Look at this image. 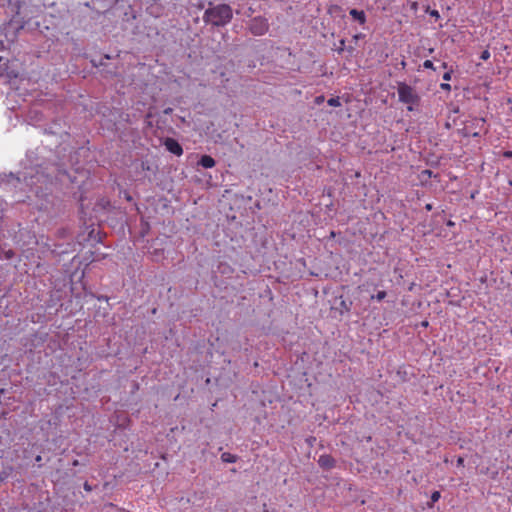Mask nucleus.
Instances as JSON below:
<instances>
[{
  "instance_id": "f257e3e1",
  "label": "nucleus",
  "mask_w": 512,
  "mask_h": 512,
  "mask_svg": "<svg viewBox=\"0 0 512 512\" xmlns=\"http://www.w3.org/2000/svg\"><path fill=\"white\" fill-rule=\"evenodd\" d=\"M24 181L26 186L33 189L34 187L37 189L38 184H46L49 181V177L44 172H40L36 170L34 173V169H25V171L14 174L10 173H1L0 174V185H5L7 187L17 188L21 181Z\"/></svg>"
},
{
  "instance_id": "f03ea898",
  "label": "nucleus",
  "mask_w": 512,
  "mask_h": 512,
  "mask_svg": "<svg viewBox=\"0 0 512 512\" xmlns=\"http://www.w3.org/2000/svg\"><path fill=\"white\" fill-rule=\"evenodd\" d=\"M233 10L228 4H218L207 8L203 14V21L215 27H224L231 22Z\"/></svg>"
},
{
  "instance_id": "7ed1b4c3",
  "label": "nucleus",
  "mask_w": 512,
  "mask_h": 512,
  "mask_svg": "<svg viewBox=\"0 0 512 512\" xmlns=\"http://www.w3.org/2000/svg\"><path fill=\"white\" fill-rule=\"evenodd\" d=\"M57 242L51 245V250L57 255L67 254L74 251L73 233L68 227H62L55 232Z\"/></svg>"
},
{
  "instance_id": "20e7f679",
  "label": "nucleus",
  "mask_w": 512,
  "mask_h": 512,
  "mask_svg": "<svg viewBox=\"0 0 512 512\" xmlns=\"http://www.w3.org/2000/svg\"><path fill=\"white\" fill-rule=\"evenodd\" d=\"M397 93L399 102L407 105L408 111H415L421 103V97L416 89L406 82L397 83Z\"/></svg>"
},
{
  "instance_id": "39448f33",
  "label": "nucleus",
  "mask_w": 512,
  "mask_h": 512,
  "mask_svg": "<svg viewBox=\"0 0 512 512\" xmlns=\"http://www.w3.org/2000/svg\"><path fill=\"white\" fill-rule=\"evenodd\" d=\"M485 122L486 120L484 118H474L463 129H461L459 133H461L463 137L478 138L481 136V132L483 130L485 133L487 132L485 129Z\"/></svg>"
},
{
  "instance_id": "423d86ee",
  "label": "nucleus",
  "mask_w": 512,
  "mask_h": 512,
  "mask_svg": "<svg viewBox=\"0 0 512 512\" xmlns=\"http://www.w3.org/2000/svg\"><path fill=\"white\" fill-rule=\"evenodd\" d=\"M248 29L254 36H262L268 31L269 24L265 17L256 16L250 20Z\"/></svg>"
},
{
  "instance_id": "0eeeda50",
  "label": "nucleus",
  "mask_w": 512,
  "mask_h": 512,
  "mask_svg": "<svg viewBox=\"0 0 512 512\" xmlns=\"http://www.w3.org/2000/svg\"><path fill=\"white\" fill-rule=\"evenodd\" d=\"M162 144L165 146L167 151H169L171 154H173L175 156L180 157L184 153L181 144L174 138L166 137L162 141Z\"/></svg>"
},
{
  "instance_id": "6e6552de",
  "label": "nucleus",
  "mask_w": 512,
  "mask_h": 512,
  "mask_svg": "<svg viewBox=\"0 0 512 512\" xmlns=\"http://www.w3.org/2000/svg\"><path fill=\"white\" fill-rule=\"evenodd\" d=\"M0 76L8 79H15L18 77V72L11 69L9 67L8 60H5L2 56H0Z\"/></svg>"
},
{
  "instance_id": "1a4fd4ad",
  "label": "nucleus",
  "mask_w": 512,
  "mask_h": 512,
  "mask_svg": "<svg viewBox=\"0 0 512 512\" xmlns=\"http://www.w3.org/2000/svg\"><path fill=\"white\" fill-rule=\"evenodd\" d=\"M318 465L321 469L329 471L336 467V459L329 454H322L318 459Z\"/></svg>"
},
{
  "instance_id": "9d476101",
  "label": "nucleus",
  "mask_w": 512,
  "mask_h": 512,
  "mask_svg": "<svg viewBox=\"0 0 512 512\" xmlns=\"http://www.w3.org/2000/svg\"><path fill=\"white\" fill-rule=\"evenodd\" d=\"M352 307V301L345 300L342 296L338 298L336 301V307L335 309L340 312V314L348 313L350 312Z\"/></svg>"
},
{
  "instance_id": "9b49d317",
  "label": "nucleus",
  "mask_w": 512,
  "mask_h": 512,
  "mask_svg": "<svg viewBox=\"0 0 512 512\" xmlns=\"http://www.w3.org/2000/svg\"><path fill=\"white\" fill-rule=\"evenodd\" d=\"M349 14L353 20L357 21L360 25H364L367 21L366 14L363 10L353 8L350 9Z\"/></svg>"
},
{
  "instance_id": "f8f14e48",
  "label": "nucleus",
  "mask_w": 512,
  "mask_h": 512,
  "mask_svg": "<svg viewBox=\"0 0 512 512\" xmlns=\"http://www.w3.org/2000/svg\"><path fill=\"white\" fill-rule=\"evenodd\" d=\"M234 272L233 267L226 261H221L217 265V273L224 275V276H230Z\"/></svg>"
},
{
  "instance_id": "ddd939ff",
  "label": "nucleus",
  "mask_w": 512,
  "mask_h": 512,
  "mask_svg": "<svg viewBox=\"0 0 512 512\" xmlns=\"http://www.w3.org/2000/svg\"><path fill=\"white\" fill-rule=\"evenodd\" d=\"M198 165L205 169H210L216 165V161L210 155H202L198 161Z\"/></svg>"
},
{
  "instance_id": "4468645a",
  "label": "nucleus",
  "mask_w": 512,
  "mask_h": 512,
  "mask_svg": "<svg viewBox=\"0 0 512 512\" xmlns=\"http://www.w3.org/2000/svg\"><path fill=\"white\" fill-rule=\"evenodd\" d=\"M238 459L237 455L231 454L229 452H224L221 454V460L224 463H235Z\"/></svg>"
},
{
  "instance_id": "2eb2a0df",
  "label": "nucleus",
  "mask_w": 512,
  "mask_h": 512,
  "mask_svg": "<svg viewBox=\"0 0 512 512\" xmlns=\"http://www.w3.org/2000/svg\"><path fill=\"white\" fill-rule=\"evenodd\" d=\"M327 103L329 106H333V107L341 106L340 97H338V96L328 99Z\"/></svg>"
},
{
  "instance_id": "dca6fc26",
  "label": "nucleus",
  "mask_w": 512,
  "mask_h": 512,
  "mask_svg": "<svg viewBox=\"0 0 512 512\" xmlns=\"http://www.w3.org/2000/svg\"><path fill=\"white\" fill-rule=\"evenodd\" d=\"M441 497V494L439 491H433L431 496H430V500H431V503H429V506H432L435 502H437Z\"/></svg>"
},
{
  "instance_id": "f3484780",
  "label": "nucleus",
  "mask_w": 512,
  "mask_h": 512,
  "mask_svg": "<svg viewBox=\"0 0 512 512\" xmlns=\"http://www.w3.org/2000/svg\"><path fill=\"white\" fill-rule=\"evenodd\" d=\"M385 291H379L376 295H372L371 299H375L376 301L380 302L386 297Z\"/></svg>"
},
{
  "instance_id": "a211bd4d",
  "label": "nucleus",
  "mask_w": 512,
  "mask_h": 512,
  "mask_svg": "<svg viewBox=\"0 0 512 512\" xmlns=\"http://www.w3.org/2000/svg\"><path fill=\"white\" fill-rule=\"evenodd\" d=\"M422 66L425 69L436 70V68L431 60H425L422 64Z\"/></svg>"
},
{
  "instance_id": "6ab92c4d",
  "label": "nucleus",
  "mask_w": 512,
  "mask_h": 512,
  "mask_svg": "<svg viewBox=\"0 0 512 512\" xmlns=\"http://www.w3.org/2000/svg\"><path fill=\"white\" fill-rule=\"evenodd\" d=\"M491 54L488 49H485L480 54V59L483 61H487L490 58Z\"/></svg>"
},
{
  "instance_id": "aec40b11",
  "label": "nucleus",
  "mask_w": 512,
  "mask_h": 512,
  "mask_svg": "<svg viewBox=\"0 0 512 512\" xmlns=\"http://www.w3.org/2000/svg\"><path fill=\"white\" fill-rule=\"evenodd\" d=\"M339 43H340V46H339V48L336 49V51L338 54H342L346 49L345 39H341L339 41Z\"/></svg>"
},
{
  "instance_id": "412c9836",
  "label": "nucleus",
  "mask_w": 512,
  "mask_h": 512,
  "mask_svg": "<svg viewBox=\"0 0 512 512\" xmlns=\"http://www.w3.org/2000/svg\"><path fill=\"white\" fill-rule=\"evenodd\" d=\"M426 12H428V13H429V15H430L431 17L435 18V19H439V18H440V13H439V11H438V10H435V9H433V10H429V9H427V10H426Z\"/></svg>"
},
{
  "instance_id": "4be33fe9",
  "label": "nucleus",
  "mask_w": 512,
  "mask_h": 512,
  "mask_svg": "<svg viewBox=\"0 0 512 512\" xmlns=\"http://www.w3.org/2000/svg\"><path fill=\"white\" fill-rule=\"evenodd\" d=\"M452 74H453V69H449L448 71H446L444 74H443V80L444 81H450L451 80V77H452Z\"/></svg>"
},
{
  "instance_id": "5701e85b",
  "label": "nucleus",
  "mask_w": 512,
  "mask_h": 512,
  "mask_svg": "<svg viewBox=\"0 0 512 512\" xmlns=\"http://www.w3.org/2000/svg\"><path fill=\"white\" fill-rule=\"evenodd\" d=\"M465 460L462 456H459L456 460V466L457 467H464L465 466Z\"/></svg>"
},
{
  "instance_id": "b1692460",
  "label": "nucleus",
  "mask_w": 512,
  "mask_h": 512,
  "mask_svg": "<svg viewBox=\"0 0 512 512\" xmlns=\"http://www.w3.org/2000/svg\"><path fill=\"white\" fill-rule=\"evenodd\" d=\"M440 88L444 91H451V85L448 83H441Z\"/></svg>"
},
{
  "instance_id": "393cba45",
  "label": "nucleus",
  "mask_w": 512,
  "mask_h": 512,
  "mask_svg": "<svg viewBox=\"0 0 512 512\" xmlns=\"http://www.w3.org/2000/svg\"><path fill=\"white\" fill-rule=\"evenodd\" d=\"M364 37H365V35H364V34H362V33H357V34H355V35L353 36V41H354V42H357V41H359V40L363 39Z\"/></svg>"
},
{
  "instance_id": "a878e982",
  "label": "nucleus",
  "mask_w": 512,
  "mask_h": 512,
  "mask_svg": "<svg viewBox=\"0 0 512 512\" xmlns=\"http://www.w3.org/2000/svg\"><path fill=\"white\" fill-rule=\"evenodd\" d=\"M324 100H325L324 95H319V96H317V97L315 98V103H316V104H318V105H320L321 103H323V102H324Z\"/></svg>"
},
{
  "instance_id": "bb28decb",
  "label": "nucleus",
  "mask_w": 512,
  "mask_h": 512,
  "mask_svg": "<svg viewBox=\"0 0 512 512\" xmlns=\"http://www.w3.org/2000/svg\"><path fill=\"white\" fill-rule=\"evenodd\" d=\"M83 488L87 492H91L93 490L92 485H90L87 481L83 484Z\"/></svg>"
},
{
  "instance_id": "cd10ccee",
  "label": "nucleus",
  "mask_w": 512,
  "mask_h": 512,
  "mask_svg": "<svg viewBox=\"0 0 512 512\" xmlns=\"http://www.w3.org/2000/svg\"><path fill=\"white\" fill-rule=\"evenodd\" d=\"M141 168H142V170L149 171L150 170V165H149V163L147 161H142Z\"/></svg>"
},
{
  "instance_id": "c85d7f7f",
  "label": "nucleus",
  "mask_w": 512,
  "mask_h": 512,
  "mask_svg": "<svg viewBox=\"0 0 512 512\" xmlns=\"http://www.w3.org/2000/svg\"><path fill=\"white\" fill-rule=\"evenodd\" d=\"M345 51H347L348 54L350 56H352L354 54L355 48H354V46H348V47H346Z\"/></svg>"
},
{
  "instance_id": "c756f323",
  "label": "nucleus",
  "mask_w": 512,
  "mask_h": 512,
  "mask_svg": "<svg viewBox=\"0 0 512 512\" xmlns=\"http://www.w3.org/2000/svg\"><path fill=\"white\" fill-rule=\"evenodd\" d=\"M505 158H512V150H507L503 153Z\"/></svg>"
},
{
  "instance_id": "7c9ffc66",
  "label": "nucleus",
  "mask_w": 512,
  "mask_h": 512,
  "mask_svg": "<svg viewBox=\"0 0 512 512\" xmlns=\"http://www.w3.org/2000/svg\"><path fill=\"white\" fill-rule=\"evenodd\" d=\"M173 112V109L171 107H167L164 109L163 113L166 115H169Z\"/></svg>"
},
{
  "instance_id": "2f4dec72",
  "label": "nucleus",
  "mask_w": 512,
  "mask_h": 512,
  "mask_svg": "<svg viewBox=\"0 0 512 512\" xmlns=\"http://www.w3.org/2000/svg\"><path fill=\"white\" fill-rule=\"evenodd\" d=\"M6 48L5 41L3 39H0V51L4 50Z\"/></svg>"
},
{
  "instance_id": "473e14b6",
  "label": "nucleus",
  "mask_w": 512,
  "mask_h": 512,
  "mask_svg": "<svg viewBox=\"0 0 512 512\" xmlns=\"http://www.w3.org/2000/svg\"><path fill=\"white\" fill-rule=\"evenodd\" d=\"M103 208H105L106 206H109L110 205V202L109 201H105V200H101V203Z\"/></svg>"
},
{
  "instance_id": "72a5a7b5",
  "label": "nucleus",
  "mask_w": 512,
  "mask_h": 512,
  "mask_svg": "<svg viewBox=\"0 0 512 512\" xmlns=\"http://www.w3.org/2000/svg\"><path fill=\"white\" fill-rule=\"evenodd\" d=\"M425 209H426L427 211H431V210L433 209V205H432V204H430V203H428V204H426V205H425Z\"/></svg>"
},
{
  "instance_id": "f704fd0d",
  "label": "nucleus",
  "mask_w": 512,
  "mask_h": 512,
  "mask_svg": "<svg viewBox=\"0 0 512 512\" xmlns=\"http://www.w3.org/2000/svg\"><path fill=\"white\" fill-rule=\"evenodd\" d=\"M400 66H401L402 69L406 68L407 63H406V61L404 59L400 62Z\"/></svg>"
},
{
  "instance_id": "c9c22d12",
  "label": "nucleus",
  "mask_w": 512,
  "mask_h": 512,
  "mask_svg": "<svg viewBox=\"0 0 512 512\" xmlns=\"http://www.w3.org/2000/svg\"><path fill=\"white\" fill-rule=\"evenodd\" d=\"M423 173L428 175L429 177L433 176V172L431 170H425V171H423Z\"/></svg>"
},
{
  "instance_id": "e433bc0d",
  "label": "nucleus",
  "mask_w": 512,
  "mask_h": 512,
  "mask_svg": "<svg viewBox=\"0 0 512 512\" xmlns=\"http://www.w3.org/2000/svg\"><path fill=\"white\" fill-rule=\"evenodd\" d=\"M41 460H42V457L40 455H37L36 458H35V461L37 463H39V462H41Z\"/></svg>"
},
{
  "instance_id": "4c0bfd02",
  "label": "nucleus",
  "mask_w": 512,
  "mask_h": 512,
  "mask_svg": "<svg viewBox=\"0 0 512 512\" xmlns=\"http://www.w3.org/2000/svg\"><path fill=\"white\" fill-rule=\"evenodd\" d=\"M13 255H14V253L10 250V251L7 253V258H11Z\"/></svg>"
},
{
  "instance_id": "58836bf2",
  "label": "nucleus",
  "mask_w": 512,
  "mask_h": 512,
  "mask_svg": "<svg viewBox=\"0 0 512 512\" xmlns=\"http://www.w3.org/2000/svg\"><path fill=\"white\" fill-rule=\"evenodd\" d=\"M441 67H442V68H444V69H446V68L448 67V64H447L446 62H443V63L441 64Z\"/></svg>"
},
{
  "instance_id": "ea45409f",
  "label": "nucleus",
  "mask_w": 512,
  "mask_h": 512,
  "mask_svg": "<svg viewBox=\"0 0 512 512\" xmlns=\"http://www.w3.org/2000/svg\"><path fill=\"white\" fill-rule=\"evenodd\" d=\"M125 198L127 201H132V197L130 195H126Z\"/></svg>"
},
{
  "instance_id": "a19ab883",
  "label": "nucleus",
  "mask_w": 512,
  "mask_h": 512,
  "mask_svg": "<svg viewBox=\"0 0 512 512\" xmlns=\"http://www.w3.org/2000/svg\"><path fill=\"white\" fill-rule=\"evenodd\" d=\"M421 325H422L423 327H427V326H428V321H423Z\"/></svg>"
},
{
  "instance_id": "79ce46f5",
  "label": "nucleus",
  "mask_w": 512,
  "mask_h": 512,
  "mask_svg": "<svg viewBox=\"0 0 512 512\" xmlns=\"http://www.w3.org/2000/svg\"><path fill=\"white\" fill-rule=\"evenodd\" d=\"M147 126H148V127H151V126H152V122H150V121H149V122H147Z\"/></svg>"
},
{
  "instance_id": "37998d69",
  "label": "nucleus",
  "mask_w": 512,
  "mask_h": 512,
  "mask_svg": "<svg viewBox=\"0 0 512 512\" xmlns=\"http://www.w3.org/2000/svg\"><path fill=\"white\" fill-rule=\"evenodd\" d=\"M126 121H129V114H126Z\"/></svg>"
}]
</instances>
